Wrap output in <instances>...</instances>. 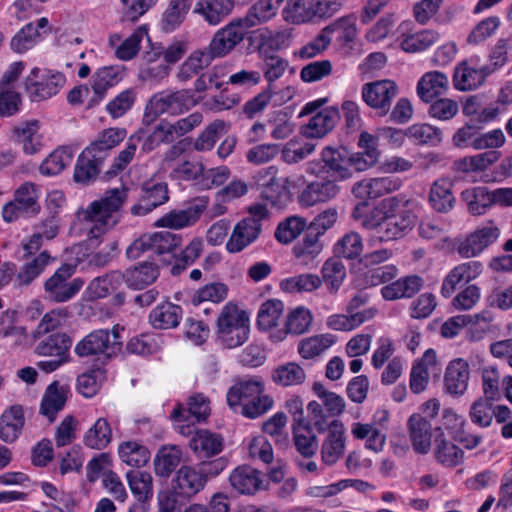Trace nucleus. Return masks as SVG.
I'll list each match as a JSON object with an SVG mask.
<instances>
[{
    "label": "nucleus",
    "mask_w": 512,
    "mask_h": 512,
    "mask_svg": "<svg viewBox=\"0 0 512 512\" xmlns=\"http://www.w3.org/2000/svg\"><path fill=\"white\" fill-rule=\"evenodd\" d=\"M327 436L321 445V458L327 465L335 464L343 455L346 446L344 425H335L327 431Z\"/></svg>",
    "instance_id": "obj_37"
},
{
    "label": "nucleus",
    "mask_w": 512,
    "mask_h": 512,
    "mask_svg": "<svg viewBox=\"0 0 512 512\" xmlns=\"http://www.w3.org/2000/svg\"><path fill=\"white\" fill-rule=\"evenodd\" d=\"M335 342V336L330 333L318 334L302 339L297 350L302 358L310 360L324 354Z\"/></svg>",
    "instance_id": "obj_47"
},
{
    "label": "nucleus",
    "mask_w": 512,
    "mask_h": 512,
    "mask_svg": "<svg viewBox=\"0 0 512 512\" xmlns=\"http://www.w3.org/2000/svg\"><path fill=\"white\" fill-rule=\"evenodd\" d=\"M209 414V400L199 393L189 397L187 407H175L171 417L176 422V430L182 435L189 436L194 431L195 423L205 420Z\"/></svg>",
    "instance_id": "obj_11"
},
{
    "label": "nucleus",
    "mask_w": 512,
    "mask_h": 512,
    "mask_svg": "<svg viewBox=\"0 0 512 512\" xmlns=\"http://www.w3.org/2000/svg\"><path fill=\"white\" fill-rule=\"evenodd\" d=\"M65 403L64 389L54 382L45 391L40 404V413L52 423L56 419V415L64 408Z\"/></svg>",
    "instance_id": "obj_51"
},
{
    "label": "nucleus",
    "mask_w": 512,
    "mask_h": 512,
    "mask_svg": "<svg viewBox=\"0 0 512 512\" xmlns=\"http://www.w3.org/2000/svg\"><path fill=\"white\" fill-rule=\"evenodd\" d=\"M470 379L469 364L462 358H457L451 361L445 371L444 375V389L453 396H462L467 388Z\"/></svg>",
    "instance_id": "obj_21"
},
{
    "label": "nucleus",
    "mask_w": 512,
    "mask_h": 512,
    "mask_svg": "<svg viewBox=\"0 0 512 512\" xmlns=\"http://www.w3.org/2000/svg\"><path fill=\"white\" fill-rule=\"evenodd\" d=\"M284 0H258L243 17L248 27H254L271 20L276 16Z\"/></svg>",
    "instance_id": "obj_46"
},
{
    "label": "nucleus",
    "mask_w": 512,
    "mask_h": 512,
    "mask_svg": "<svg viewBox=\"0 0 512 512\" xmlns=\"http://www.w3.org/2000/svg\"><path fill=\"white\" fill-rule=\"evenodd\" d=\"M249 216L239 221L226 243L229 253H239L254 243L262 232V221L269 216L268 209L263 204H254L248 209Z\"/></svg>",
    "instance_id": "obj_5"
},
{
    "label": "nucleus",
    "mask_w": 512,
    "mask_h": 512,
    "mask_svg": "<svg viewBox=\"0 0 512 512\" xmlns=\"http://www.w3.org/2000/svg\"><path fill=\"white\" fill-rule=\"evenodd\" d=\"M24 410L20 405H12L0 416V439L6 443L16 441L24 427Z\"/></svg>",
    "instance_id": "obj_28"
},
{
    "label": "nucleus",
    "mask_w": 512,
    "mask_h": 512,
    "mask_svg": "<svg viewBox=\"0 0 512 512\" xmlns=\"http://www.w3.org/2000/svg\"><path fill=\"white\" fill-rule=\"evenodd\" d=\"M296 413L299 414L295 418L297 425H294V443L297 451L305 458H311L318 449V441L316 435L312 432V428L305 424L303 417L302 404L294 401Z\"/></svg>",
    "instance_id": "obj_25"
},
{
    "label": "nucleus",
    "mask_w": 512,
    "mask_h": 512,
    "mask_svg": "<svg viewBox=\"0 0 512 512\" xmlns=\"http://www.w3.org/2000/svg\"><path fill=\"white\" fill-rule=\"evenodd\" d=\"M129 488L139 501H146L153 496V479L146 471H128L126 473Z\"/></svg>",
    "instance_id": "obj_63"
},
{
    "label": "nucleus",
    "mask_w": 512,
    "mask_h": 512,
    "mask_svg": "<svg viewBox=\"0 0 512 512\" xmlns=\"http://www.w3.org/2000/svg\"><path fill=\"white\" fill-rule=\"evenodd\" d=\"M60 72L42 71L35 67L25 79V91L31 101L40 102L55 96L65 84Z\"/></svg>",
    "instance_id": "obj_9"
},
{
    "label": "nucleus",
    "mask_w": 512,
    "mask_h": 512,
    "mask_svg": "<svg viewBox=\"0 0 512 512\" xmlns=\"http://www.w3.org/2000/svg\"><path fill=\"white\" fill-rule=\"evenodd\" d=\"M197 104L194 93L189 89L164 90L154 94L145 106L143 120L150 124L159 116L181 115Z\"/></svg>",
    "instance_id": "obj_3"
},
{
    "label": "nucleus",
    "mask_w": 512,
    "mask_h": 512,
    "mask_svg": "<svg viewBox=\"0 0 512 512\" xmlns=\"http://www.w3.org/2000/svg\"><path fill=\"white\" fill-rule=\"evenodd\" d=\"M312 314L309 309L299 306L293 309L286 318L285 330L279 331L278 335H272L277 340H283L288 333L300 335L308 330L312 324Z\"/></svg>",
    "instance_id": "obj_49"
},
{
    "label": "nucleus",
    "mask_w": 512,
    "mask_h": 512,
    "mask_svg": "<svg viewBox=\"0 0 512 512\" xmlns=\"http://www.w3.org/2000/svg\"><path fill=\"white\" fill-rule=\"evenodd\" d=\"M390 254L387 250H378L370 254H366L364 258L359 260V264L365 267L363 270L358 268L354 285L361 289H367L381 285L392 280L397 275V268L392 264L379 266L381 262L387 260Z\"/></svg>",
    "instance_id": "obj_6"
},
{
    "label": "nucleus",
    "mask_w": 512,
    "mask_h": 512,
    "mask_svg": "<svg viewBox=\"0 0 512 512\" xmlns=\"http://www.w3.org/2000/svg\"><path fill=\"white\" fill-rule=\"evenodd\" d=\"M206 485L203 474L191 466H182L172 479V492L178 497L190 499Z\"/></svg>",
    "instance_id": "obj_18"
},
{
    "label": "nucleus",
    "mask_w": 512,
    "mask_h": 512,
    "mask_svg": "<svg viewBox=\"0 0 512 512\" xmlns=\"http://www.w3.org/2000/svg\"><path fill=\"white\" fill-rule=\"evenodd\" d=\"M127 190L125 188H114L89 206L78 212V218L88 223L89 240L98 239L107 231L112 229L120 220L121 208L126 201Z\"/></svg>",
    "instance_id": "obj_1"
},
{
    "label": "nucleus",
    "mask_w": 512,
    "mask_h": 512,
    "mask_svg": "<svg viewBox=\"0 0 512 512\" xmlns=\"http://www.w3.org/2000/svg\"><path fill=\"white\" fill-rule=\"evenodd\" d=\"M340 192L337 183L330 179H317L308 183L298 195L302 207H312L334 199Z\"/></svg>",
    "instance_id": "obj_17"
},
{
    "label": "nucleus",
    "mask_w": 512,
    "mask_h": 512,
    "mask_svg": "<svg viewBox=\"0 0 512 512\" xmlns=\"http://www.w3.org/2000/svg\"><path fill=\"white\" fill-rule=\"evenodd\" d=\"M249 28L243 18L235 19L214 34L208 48L216 58L224 57L243 41Z\"/></svg>",
    "instance_id": "obj_13"
},
{
    "label": "nucleus",
    "mask_w": 512,
    "mask_h": 512,
    "mask_svg": "<svg viewBox=\"0 0 512 512\" xmlns=\"http://www.w3.org/2000/svg\"><path fill=\"white\" fill-rule=\"evenodd\" d=\"M321 280L331 294L337 293L346 279V267L337 258H328L321 268Z\"/></svg>",
    "instance_id": "obj_53"
},
{
    "label": "nucleus",
    "mask_w": 512,
    "mask_h": 512,
    "mask_svg": "<svg viewBox=\"0 0 512 512\" xmlns=\"http://www.w3.org/2000/svg\"><path fill=\"white\" fill-rule=\"evenodd\" d=\"M234 0H199L193 12L209 25L221 23L233 10Z\"/></svg>",
    "instance_id": "obj_31"
},
{
    "label": "nucleus",
    "mask_w": 512,
    "mask_h": 512,
    "mask_svg": "<svg viewBox=\"0 0 512 512\" xmlns=\"http://www.w3.org/2000/svg\"><path fill=\"white\" fill-rule=\"evenodd\" d=\"M423 286V279L417 275H409L384 286L381 294L386 300L410 298L415 295Z\"/></svg>",
    "instance_id": "obj_40"
},
{
    "label": "nucleus",
    "mask_w": 512,
    "mask_h": 512,
    "mask_svg": "<svg viewBox=\"0 0 512 512\" xmlns=\"http://www.w3.org/2000/svg\"><path fill=\"white\" fill-rule=\"evenodd\" d=\"M272 380L282 387L298 386L305 382L306 373L304 368L298 363L287 362L273 370Z\"/></svg>",
    "instance_id": "obj_55"
},
{
    "label": "nucleus",
    "mask_w": 512,
    "mask_h": 512,
    "mask_svg": "<svg viewBox=\"0 0 512 512\" xmlns=\"http://www.w3.org/2000/svg\"><path fill=\"white\" fill-rule=\"evenodd\" d=\"M112 440V430L106 418H99L84 435V443L87 447L101 450L106 448Z\"/></svg>",
    "instance_id": "obj_58"
},
{
    "label": "nucleus",
    "mask_w": 512,
    "mask_h": 512,
    "mask_svg": "<svg viewBox=\"0 0 512 512\" xmlns=\"http://www.w3.org/2000/svg\"><path fill=\"white\" fill-rule=\"evenodd\" d=\"M262 390H264V384L260 379L240 380L228 390L227 403L234 412L240 413L245 404L255 399Z\"/></svg>",
    "instance_id": "obj_22"
},
{
    "label": "nucleus",
    "mask_w": 512,
    "mask_h": 512,
    "mask_svg": "<svg viewBox=\"0 0 512 512\" xmlns=\"http://www.w3.org/2000/svg\"><path fill=\"white\" fill-rule=\"evenodd\" d=\"M183 451L177 445H164L157 451L154 460V472L157 476L167 479L180 465Z\"/></svg>",
    "instance_id": "obj_34"
},
{
    "label": "nucleus",
    "mask_w": 512,
    "mask_h": 512,
    "mask_svg": "<svg viewBox=\"0 0 512 512\" xmlns=\"http://www.w3.org/2000/svg\"><path fill=\"white\" fill-rule=\"evenodd\" d=\"M399 94L397 83L390 79L376 80L363 85L361 95L363 101L375 110L379 117L387 116L393 101Z\"/></svg>",
    "instance_id": "obj_10"
},
{
    "label": "nucleus",
    "mask_w": 512,
    "mask_h": 512,
    "mask_svg": "<svg viewBox=\"0 0 512 512\" xmlns=\"http://www.w3.org/2000/svg\"><path fill=\"white\" fill-rule=\"evenodd\" d=\"M193 0H169L161 18V28L165 32L176 30L185 20Z\"/></svg>",
    "instance_id": "obj_45"
},
{
    "label": "nucleus",
    "mask_w": 512,
    "mask_h": 512,
    "mask_svg": "<svg viewBox=\"0 0 512 512\" xmlns=\"http://www.w3.org/2000/svg\"><path fill=\"white\" fill-rule=\"evenodd\" d=\"M492 70L481 65L476 58L458 64L453 75L454 87L459 91H469L482 85Z\"/></svg>",
    "instance_id": "obj_15"
},
{
    "label": "nucleus",
    "mask_w": 512,
    "mask_h": 512,
    "mask_svg": "<svg viewBox=\"0 0 512 512\" xmlns=\"http://www.w3.org/2000/svg\"><path fill=\"white\" fill-rule=\"evenodd\" d=\"M436 365V353L433 349H428L422 358L413 365L410 373V389L413 393L424 391L429 382L430 370Z\"/></svg>",
    "instance_id": "obj_39"
},
{
    "label": "nucleus",
    "mask_w": 512,
    "mask_h": 512,
    "mask_svg": "<svg viewBox=\"0 0 512 512\" xmlns=\"http://www.w3.org/2000/svg\"><path fill=\"white\" fill-rule=\"evenodd\" d=\"M121 461L131 467L145 466L150 460V451L142 443L134 440L122 442L118 447Z\"/></svg>",
    "instance_id": "obj_54"
},
{
    "label": "nucleus",
    "mask_w": 512,
    "mask_h": 512,
    "mask_svg": "<svg viewBox=\"0 0 512 512\" xmlns=\"http://www.w3.org/2000/svg\"><path fill=\"white\" fill-rule=\"evenodd\" d=\"M483 271L480 261H468L455 266L444 278L441 286V295L449 298L461 283H469L476 279Z\"/></svg>",
    "instance_id": "obj_19"
},
{
    "label": "nucleus",
    "mask_w": 512,
    "mask_h": 512,
    "mask_svg": "<svg viewBox=\"0 0 512 512\" xmlns=\"http://www.w3.org/2000/svg\"><path fill=\"white\" fill-rule=\"evenodd\" d=\"M214 58H216V56L211 53L208 47L192 52L180 65L177 72V79L181 82L190 80L198 75L204 68L208 67Z\"/></svg>",
    "instance_id": "obj_41"
},
{
    "label": "nucleus",
    "mask_w": 512,
    "mask_h": 512,
    "mask_svg": "<svg viewBox=\"0 0 512 512\" xmlns=\"http://www.w3.org/2000/svg\"><path fill=\"white\" fill-rule=\"evenodd\" d=\"M121 346L122 341L116 329L112 330V338L108 330L98 329L81 339L76 344L74 352L80 358L102 355L110 359L120 351Z\"/></svg>",
    "instance_id": "obj_7"
},
{
    "label": "nucleus",
    "mask_w": 512,
    "mask_h": 512,
    "mask_svg": "<svg viewBox=\"0 0 512 512\" xmlns=\"http://www.w3.org/2000/svg\"><path fill=\"white\" fill-rule=\"evenodd\" d=\"M39 129L40 125L37 120L21 122L13 128L14 141L22 146L25 154L33 155L42 150L43 136Z\"/></svg>",
    "instance_id": "obj_24"
},
{
    "label": "nucleus",
    "mask_w": 512,
    "mask_h": 512,
    "mask_svg": "<svg viewBox=\"0 0 512 512\" xmlns=\"http://www.w3.org/2000/svg\"><path fill=\"white\" fill-rule=\"evenodd\" d=\"M402 186V181L396 177L371 178L359 181L354 186V196L360 199H375L384 194L397 191Z\"/></svg>",
    "instance_id": "obj_23"
},
{
    "label": "nucleus",
    "mask_w": 512,
    "mask_h": 512,
    "mask_svg": "<svg viewBox=\"0 0 512 512\" xmlns=\"http://www.w3.org/2000/svg\"><path fill=\"white\" fill-rule=\"evenodd\" d=\"M103 161L104 159H98L96 153L85 148L77 159L74 169V180L81 184H88L94 181L101 170Z\"/></svg>",
    "instance_id": "obj_38"
},
{
    "label": "nucleus",
    "mask_w": 512,
    "mask_h": 512,
    "mask_svg": "<svg viewBox=\"0 0 512 512\" xmlns=\"http://www.w3.org/2000/svg\"><path fill=\"white\" fill-rule=\"evenodd\" d=\"M71 339L65 333H55L43 339L36 346V353L42 356L68 358Z\"/></svg>",
    "instance_id": "obj_57"
},
{
    "label": "nucleus",
    "mask_w": 512,
    "mask_h": 512,
    "mask_svg": "<svg viewBox=\"0 0 512 512\" xmlns=\"http://www.w3.org/2000/svg\"><path fill=\"white\" fill-rule=\"evenodd\" d=\"M51 260L50 254L47 251H43L33 259L25 262L16 274L14 285L17 287L30 285L40 276Z\"/></svg>",
    "instance_id": "obj_43"
},
{
    "label": "nucleus",
    "mask_w": 512,
    "mask_h": 512,
    "mask_svg": "<svg viewBox=\"0 0 512 512\" xmlns=\"http://www.w3.org/2000/svg\"><path fill=\"white\" fill-rule=\"evenodd\" d=\"M41 191L38 185L26 181L13 192V198L5 203L1 209V216L5 223H14L20 218L37 216L41 211L39 199Z\"/></svg>",
    "instance_id": "obj_4"
},
{
    "label": "nucleus",
    "mask_w": 512,
    "mask_h": 512,
    "mask_svg": "<svg viewBox=\"0 0 512 512\" xmlns=\"http://www.w3.org/2000/svg\"><path fill=\"white\" fill-rule=\"evenodd\" d=\"M168 200L167 183L157 179H149L143 183L139 203L132 206L131 213L133 215H146Z\"/></svg>",
    "instance_id": "obj_16"
},
{
    "label": "nucleus",
    "mask_w": 512,
    "mask_h": 512,
    "mask_svg": "<svg viewBox=\"0 0 512 512\" xmlns=\"http://www.w3.org/2000/svg\"><path fill=\"white\" fill-rule=\"evenodd\" d=\"M453 184L448 178H441L436 180L429 194V202L434 210L442 213L450 211L455 202L452 193Z\"/></svg>",
    "instance_id": "obj_44"
},
{
    "label": "nucleus",
    "mask_w": 512,
    "mask_h": 512,
    "mask_svg": "<svg viewBox=\"0 0 512 512\" xmlns=\"http://www.w3.org/2000/svg\"><path fill=\"white\" fill-rule=\"evenodd\" d=\"M123 77L121 66H104L95 71L91 79V87L94 96L92 104H98L106 95L107 91L117 85Z\"/></svg>",
    "instance_id": "obj_26"
},
{
    "label": "nucleus",
    "mask_w": 512,
    "mask_h": 512,
    "mask_svg": "<svg viewBox=\"0 0 512 512\" xmlns=\"http://www.w3.org/2000/svg\"><path fill=\"white\" fill-rule=\"evenodd\" d=\"M413 449L419 454H427L431 447L432 425L420 414H413L408 420Z\"/></svg>",
    "instance_id": "obj_32"
},
{
    "label": "nucleus",
    "mask_w": 512,
    "mask_h": 512,
    "mask_svg": "<svg viewBox=\"0 0 512 512\" xmlns=\"http://www.w3.org/2000/svg\"><path fill=\"white\" fill-rule=\"evenodd\" d=\"M323 250L319 237L307 231L304 238L293 247V254L303 265H310Z\"/></svg>",
    "instance_id": "obj_59"
},
{
    "label": "nucleus",
    "mask_w": 512,
    "mask_h": 512,
    "mask_svg": "<svg viewBox=\"0 0 512 512\" xmlns=\"http://www.w3.org/2000/svg\"><path fill=\"white\" fill-rule=\"evenodd\" d=\"M500 236V229L494 221L489 220L477 227L457 246V252L462 258H472L481 254Z\"/></svg>",
    "instance_id": "obj_14"
},
{
    "label": "nucleus",
    "mask_w": 512,
    "mask_h": 512,
    "mask_svg": "<svg viewBox=\"0 0 512 512\" xmlns=\"http://www.w3.org/2000/svg\"><path fill=\"white\" fill-rule=\"evenodd\" d=\"M322 160L340 179L350 177L352 167V152L348 147H326L322 151Z\"/></svg>",
    "instance_id": "obj_33"
},
{
    "label": "nucleus",
    "mask_w": 512,
    "mask_h": 512,
    "mask_svg": "<svg viewBox=\"0 0 512 512\" xmlns=\"http://www.w3.org/2000/svg\"><path fill=\"white\" fill-rule=\"evenodd\" d=\"M126 285L134 290H141L154 283L159 276V268L150 261L142 262L133 267L127 268L124 272Z\"/></svg>",
    "instance_id": "obj_35"
},
{
    "label": "nucleus",
    "mask_w": 512,
    "mask_h": 512,
    "mask_svg": "<svg viewBox=\"0 0 512 512\" xmlns=\"http://www.w3.org/2000/svg\"><path fill=\"white\" fill-rule=\"evenodd\" d=\"M190 447L199 457H211L221 452L223 440L210 431L199 430L192 437Z\"/></svg>",
    "instance_id": "obj_50"
},
{
    "label": "nucleus",
    "mask_w": 512,
    "mask_h": 512,
    "mask_svg": "<svg viewBox=\"0 0 512 512\" xmlns=\"http://www.w3.org/2000/svg\"><path fill=\"white\" fill-rule=\"evenodd\" d=\"M124 128H108L100 132L95 141L87 148L96 153L98 159H105L107 152L117 146L126 137Z\"/></svg>",
    "instance_id": "obj_56"
},
{
    "label": "nucleus",
    "mask_w": 512,
    "mask_h": 512,
    "mask_svg": "<svg viewBox=\"0 0 512 512\" xmlns=\"http://www.w3.org/2000/svg\"><path fill=\"white\" fill-rule=\"evenodd\" d=\"M284 311V304L277 299L264 302L257 315V326L260 330L268 331L277 327Z\"/></svg>",
    "instance_id": "obj_62"
},
{
    "label": "nucleus",
    "mask_w": 512,
    "mask_h": 512,
    "mask_svg": "<svg viewBox=\"0 0 512 512\" xmlns=\"http://www.w3.org/2000/svg\"><path fill=\"white\" fill-rule=\"evenodd\" d=\"M227 123L216 119L208 124L193 142V149L206 152L213 149L220 136L227 131Z\"/></svg>",
    "instance_id": "obj_60"
},
{
    "label": "nucleus",
    "mask_w": 512,
    "mask_h": 512,
    "mask_svg": "<svg viewBox=\"0 0 512 512\" xmlns=\"http://www.w3.org/2000/svg\"><path fill=\"white\" fill-rule=\"evenodd\" d=\"M440 40L435 30L424 29L416 33L403 34L400 47L407 53H419L427 50Z\"/></svg>",
    "instance_id": "obj_48"
},
{
    "label": "nucleus",
    "mask_w": 512,
    "mask_h": 512,
    "mask_svg": "<svg viewBox=\"0 0 512 512\" xmlns=\"http://www.w3.org/2000/svg\"><path fill=\"white\" fill-rule=\"evenodd\" d=\"M461 196L467 205L469 213L475 216L485 214L494 205L493 191H489L484 186L466 189L462 192Z\"/></svg>",
    "instance_id": "obj_42"
},
{
    "label": "nucleus",
    "mask_w": 512,
    "mask_h": 512,
    "mask_svg": "<svg viewBox=\"0 0 512 512\" xmlns=\"http://www.w3.org/2000/svg\"><path fill=\"white\" fill-rule=\"evenodd\" d=\"M248 313L233 302L226 303L216 321V341L224 348L233 349L243 345L249 337Z\"/></svg>",
    "instance_id": "obj_2"
},
{
    "label": "nucleus",
    "mask_w": 512,
    "mask_h": 512,
    "mask_svg": "<svg viewBox=\"0 0 512 512\" xmlns=\"http://www.w3.org/2000/svg\"><path fill=\"white\" fill-rule=\"evenodd\" d=\"M315 0H289L283 10V17L293 24L307 22L317 14L314 9Z\"/></svg>",
    "instance_id": "obj_61"
},
{
    "label": "nucleus",
    "mask_w": 512,
    "mask_h": 512,
    "mask_svg": "<svg viewBox=\"0 0 512 512\" xmlns=\"http://www.w3.org/2000/svg\"><path fill=\"white\" fill-rule=\"evenodd\" d=\"M75 273L74 266L64 264L44 283L45 298L54 303H63L71 300L81 290L83 281L72 279Z\"/></svg>",
    "instance_id": "obj_8"
},
{
    "label": "nucleus",
    "mask_w": 512,
    "mask_h": 512,
    "mask_svg": "<svg viewBox=\"0 0 512 512\" xmlns=\"http://www.w3.org/2000/svg\"><path fill=\"white\" fill-rule=\"evenodd\" d=\"M305 424L319 433L333 430L335 425H343L341 421L330 416L318 401L308 403Z\"/></svg>",
    "instance_id": "obj_52"
},
{
    "label": "nucleus",
    "mask_w": 512,
    "mask_h": 512,
    "mask_svg": "<svg viewBox=\"0 0 512 512\" xmlns=\"http://www.w3.org/2000/svg\"><path fill=\"white\" fill-rule=\"evenodd\" d=\"M123 282H125L123 272L115 270L93 279L88 289L94 298H104L118 289Z\"/></svg>",
    "instance_id": "obj_64"
},
{
    "label": "nucleus",
    "mask_w": 512,
    "mask_h": 512,
    "mask_svg": "<svg viewBox=\"0 0 512 512\" xmlns=\"http://www.w3.org/2000/svg\"><path fill=\"white\" fill-rule=\"evenodd\" d=\"M208 198L203 197L195 204L183 210H173L160 219L156 224L160 227H168L173 229H181L195 224L204 210L207 208Z\"/></svg>",
    "instance_id": "obj_20"
},
{
    "label": "nucleus",
    "mask_w": 512,
    "mask_h": 512,
    "mask_svg": "<svg viewBox=\"0 0 512 512\" xmlns=\"http://www.w3.org/2000/svg\"><path fill=\"white\" fill-rule=\"evenodd\" d=\"M331 33L337 34V40L348 44L352 41V27L348 19H340L333 24L325 27L310 42L304 45L300 51L301 58H313L325 51L331 43Z\"/></svg>",
    "instance_id": "obj_12"
},
{
    "label": "nucleus",
    "mask_w": 512,
    "mask_h": 512,
    "mask_svg": "<svg viewBox=\"0 0 512 512\" xmlns=\"http://www.w3.org/2000/svg\"><path fill=\"white\" fill-rule=\"evenodd\" d=\"M229 482L240 494L253 495L261 487L260 472L249 465L236 467L229 476Z\"/></svg>",
    "instance_id": "obj_29"
},
{
    "label": "nucleus",
    "mask_w": 512,
    "mask_h": 512,
    "mask_svg": "<svg viewBox=\"0 0 512 512\" xmlns=\"http://www.w3.org/2000/svg\"><path fill=\"white\" fill-rule=\"evenodd\" d=\"M183 317L181 306L169 301L155 306L149 314V323L155 329L166 330L176 328Z\"/></svg>",
    "instance_id": "obj_30"
},
{
    "label": "nucleus",
    "mask_w": 512,
    "mask_h": 512,
    "mask_svg": "<svg viewBox=\"0 0 512 512\" xmlns=\"http://www.w3.org/2000/svg\"><path fill=\"white\" fill-rule=\"evenodd\" d=\"M449 88V79L440 71L425 73L417 82L416 92L424 102H431L434 98L445 94Z\"/></svg>",
    "instance_id": "obj_27"
},
{
    "label": "nucleus",
    "mask_w": 512,
    "mask_h": 512,
    "mask_svg": "<svg viewBox=\"0 0 512 512\" xmlns=\"http://www.w3.org/2000/svg\"><path fill=\"white\" fill-rule=\"evenodd\" d=\"M339 112L335 108L324 109L314 115L310 121L302 127L301 132L307 138H322L336 125Z\"/></svg>",
    "instance_id": "obj_36"
}]
</instances>
